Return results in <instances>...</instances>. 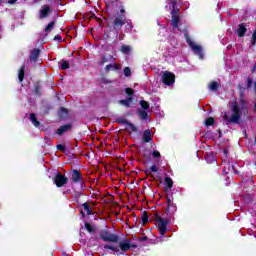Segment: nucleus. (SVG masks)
<instances>
[{
    "label": "nucleus",
    "instance_id": "nucleus-1",
    "mask_svg": "<svg viewBox=\"0 0 256 256\" xmlns=\"http://www.w3.org/2000/svg\"><path fill=\"white\" fill-rule=\"evenodd\" d=\"M238 89L240 91V104H241L242 108L239 107V104L237 102L232 103L231 117H229V115H227V113L224 114V121H226L227 125H238V123L241 122V113H242L241 111H243V113H248V111H249L247 109V102H245V99H243V97L245 96V89H247V88L243 87L241 85H238Z\"/></svg>",
    "mask_w": 256,
    "mask_h": 256
},
{
    "label": "nucleus",
    "instance_id": "nucleus-2",
    "mask_svg": "<svg viewBox=\"0 0 256 256\" xmlns=\"http://www.w3.org/2000/svg\"><path fill=\"white\" fill-rule=\"evenodd\" d=\"M111 25L115 31V35H119V32L121 29H123V25L127 24V16H125V9L121 8L120 9V14H117L110 18Z\"/></svg>",
    "mask_w": 256,
    "mask_h": 256
},
{
    "label": "nucleus",
    "instance_id": "nucleus-3",
    "mask_svg": "<svg viewBox=\"0 0 256 256\" xmlns=\"http://www.w3.org/2000/svg\"><path fill=\"white\" fill-rule=\"evenodd\" d=\"M169 5L170 7H172V10L170 12V15L172 17L171 25L173 29H179V23H181V15H179V8H177V1L170 0Z\"/></svg>",
    "mask_w": 256,
    "mask_h": 256
},
{
    "label": "nucleus",
    "instance_id": "nucleus-4",
    "mask_svg": "<svg viewBox=\"0 0 256 256\" xmlns=\"http://www.w3.org/2000/svg\"><path fill=\"white\" fill-rule=\"evenodd\" d=\"M101 241L108 243H119V235L109 232V230H102L99 233Z\"/></svg>",
    "mask_w": 256,
    "mask_h": 256
},
{
    "label": "nucleus",
    "instance_id": "nucleus-5",
    "mask_svg": "<svg viewBox=\"0 0 256 256\" xmlns=\"http://www.w3.org/2000/svg\"><path fill=\"white\" fill-rule=\"evenodd\" d=\"M155 221H156V223H158L157 229H158L161 237H163L165 235V233H167V226L169 225V220L163 219L161 216H159L158 213H156Z\"/></svg>",
    "mask_w": 256,
    "mask_h": 256
},
{
    "label": "nucleus",
    "instance_id": "nucleus-6",
    "mask_svg": "<svg viewBox=\"0 0 256 256\" xmlns=\"http://www.w3.org/2000/svg\"><path fill=\"white\" fill-rule=\"evenodd\" d=\"M184 37L186 39V42L188 43L189 47H191L192 51L200 56V59H203V48L201 46L196 45L195 42L191 41V37L188 33L184 34Z\"/></svg>",
    "mask_w": 256,
    "mask_h": 256
},
{
    "label": "nucleus",
    "instance_id": "nucleus-7",
    "mask_svg": "<svg viewBox=\"0 0 256 256\" xmlns=\"http://www.w3.org/2000/svg\"><path fill=\"white\" fill-rule=\"evenodd\" d=\"M54 185H56V187L61 188V187H65V185H67V183H69V178H67L65 175L61 174L60 172H58L52 179Z\"/></svg>",
    "mask_w": 256,
    "mask_h": 256
},
{
    "label": "nucleus",
    "instance_id": "nucleus-8",
    "mask_svg": "<svg viewBox=\"0 0 256 256\" xmlns=\"http://www.w3.org/2000/svg\"><path fill=\"white\" fill-rule=\"evenodd\" d=\"M162 83L171 87L175 83V74L173 72L165 71L162 75Z\"/></svg>",
    "mask_w": 256,
    "mask_h": 256
},
{
    "label": "nucleus",
    "instance_id": "nucleus-9",
    "mask_svg": "<svg viewBox=\"0 0 256 256\" xmlns=\"http://www.w3.org/2000/svg\"><path fill=\"white\" fill-rule=\"evenodd\" d=\"M51 13H53V9L48 4H44L39 10L38 17L40 20L47 19V17H49Z\"/></svg>",
    "mask_w": 256,
    "mask_h": 256
},
{
    "label": "nucleus",
    "instance_id": "nucleus-10",
    "mask_svg": "<svg viewBox=\"0 0 256 256\" xmlns=\"http://www.w3.org/2000/svg\"><path fill=\"white\" fill-rule=\"evenodd\" d=\"M71 180L72 183H81L83 185V174L81 170L73 169L71 171Z\"/></svg>",
    "mask_w": 256,
    "mask_h": 256
},
{
    "label": "nucleus",
    "instance_id": "nucleus-11",
    "mask_svg": "<svg viewBox=\"0 0 256 256\" xmlns=\"http://www.w3.org/2000/svg\"><path fill=\"white\" fill-rule=\"evenodd\" d=\"M71 129H73V124L71 123L64 124L56 130V135H60V136L65 135V133H69Z\"/></svg>",
    "mask_w": 256,
    "mask_h": 256
},
{
    "label": "nucleus",
    "instance_id": "nucleus-12",
    "mask_svg": "<svg viewBox=\"0 0 256 256\" xmlns=\"http://www.w3.org/2000/svg\"><path fill=\"white\" fill-rule=\"evenodd\" d=\"M39 55H41V50L39 48H34L31 51L30 58H29L31 63H37V61H39Z\"/></svg>",
    "mask_w": 256,
    "mask_h": 256
},
{
    "label": "nucleus",
    "instance_id": "nucleus-13",
    "mask_svg": "<svg viewBox=\"0 0 256 256\" xmlns=\"http://www.w3.org/2000/svg\"><path fill=\"white\" fill-rule=\"evenodd\" d=\"M142 141L143 143H151V141H153V134H151L150 129H146L143 131Z\"/></svg>",
    "mask_w": 256,
    "mask_h": 256
},
{
    "label": "nucleus",
    "instance_id": "nucleus-14",
    "mask_svg": "<svg viewBox=\"0 0 256 256\" xmlns=\"http://www.w3.org/2000/svg\"><path fill=\"white\" fill-rule=\"evenodd\" d=\"M119 248L121 249V251H123L124 253L129 251L131 249V240L129 239H125L122 242H119Z\"/></svg>",
    "mask_w": 256,
    "mask_h": 256
},
{
    "label": "nucleus",
    "instance_id": "nucleus-15",
    "mask_svg": "<svg viewBox=\"0 0 256 256\" xmlns=\"http://www.w3.org/2000/svg\"><path fill=\"white\" fill-rule=\"evenodd\" d=\"M236 33L239 38L245 37V33H247V27L245 24L241 23L238 25V29L236 30Z\"/></svg>",
    "mask_w": 256,
    "mask_h": 256
},
{
    "label": "nucleus",
    "instance_id": "nucleus-16",
    "mask_svg": "<svg viewBox=\"0 0 256 256\" xmlns=\"http://www.w3.org/2000/svg\"><path fill=\"white\" fill-rule=\"evenodd\" d=\"M164 190L170 191V189H173V179H171V177H165L164 178Z\"/></svg>",
    "mask_w": 256,
    "mask_h": 256
},
{
    "label": "nucleus",
    "instance_id": "nucleus-17",
    "mask_svg": "<svg viewBox=\"0 0 256 256\" xmlns=\"http://www.w3.org/2000/svg\"><path fill=\"white\" fill-rule=\"evenodd\" d=\"M106 73H109V71H121V65L119 64H108L104 68Z\"/></svg>",
    "mask_w": 256,
    "mask_h": 256
},
{
    "label": "nucleus",
    "instance_id": "nucleus-18",
    "mask_svg": "<svg viewBox=\"0 0 256 256\" xmlns=\"http://www.w3.org/2000/svg\"><path fill=\"white\" fill-rule=\"evenodd\" d=\"M119 105H123V107H132L131 103H133V97H128L126 99H122L118 101Z\"/></svg>",
    "mask_w": 256,
    "mask_h": 256
},
{
    "label": "nucleus",
    "instance_id": "nucleus-19",
    "mask_svg": "<svg viewBox=\"0 0 256 256\" xmlns=\"http://www.w3.org/2000/svg\"><path fill=\"white\" fill-rule=\"evenodd\" d=\"M58 116L60 117V119H67V117H69V110L65 107H60L58 111Z\"/></svg>",
    "mask_w": 256,
    "mask_h": 256
},
{
    "label": "nucleus",
    "instance_id": "nucleus-20",
    "mask_svg": "<svg viewBox=\"0 0 256 256\" xmlns=\"http://www.w3.org/2000/svg\"><path fill=\"white\" fill-rule=\"evenodd\" d=\"M24 79H25V65H22L18 71L19 83H23Z\"/></svg>",
    "mask_w": 256,
    "mask_h": 256
},
{
    "label": "nucleus",
    "instance_id": "nucleus-21",
    "mask_svg": "<svg viewBox=\"0 0 256 256\" xmlns=\"http://www.w3.org/2000/svg\"><path fill=\"white\" fill-rule=\"evenodd\" d=\"M30 121L34 125V127H40L41 125V122L37 120V115H35V113L30 114Z\"/></svg>",
    "mask_w": 256,
    "mask_h": 256
},
{
    "label": "nucleus",
    "instance_id": "nucleus-22",
    "mask_svg": "<svg viewBox=\"0 0 256 256\" xmlns=\"http://www.w3.org/2000/svg\"><path fill=\"white\" fill-rule=\"evenodd\" d=\"M166 211L170 215H173V213H175L177 211V204H175V203L170 204V206H167Z\"/></svg>",
    "mask_w": 256,
    "mask_h": 256
},
{
    "label": "nucleus",
    "instance_id": "nucleus-23",
    "mask_svg": "<svg viewBox=\"0 0 256 256\" xmlns=\"http://www.w3.org/2000/svg\"><path fill=\"white\" fill-rule=\"evenodd\" d=\"M84 227L88 233H95L97 231V228H95L93 225H91L89 222H86L84 224Z\"/></svg>",
    "mask_w": 256,
    "mask_h": 256
},
{
    "label": "nucleus",
    "instance_id": "nucleus-24",
    "mask_svg": "<svg viewBox=\"0 0 256 256\" xmlns=\"http://www.w3.org/2000/svg\"><path fill=\"white\" fill-rule=\"evenodd\" d=\"M141 223L142 225H147V223H149V214L147 213V211H144L142 213Z\"/></svg>",
    "mask_w": 256,
    "mask_h": 256
},
{
    "label": "nucleus",
    "instance_id": "nucleus-25",
    "mask_svg": "<svg viewBox=\"0 0 256 256\" xmlns=\"http://www.w3.org/2000/svg\"><path fill=\"white\" fill-rule=\"evenodd\" d=\"M138 114H139L140 118L142 119V121H147L149 119V114H147V111H145V110H139Z\"/></svg>",
    "mask_w": 256,
    "mask_h": 256
},
{
    "label": "nucleus",
    "instance_id": "nucleus-26",
    "mask_svg": "<svg viewBox=\"0 0 256 256\" xmlns=\"http://www.w3.org/2000/svg\"><path fill=\"white\" fill-rule=\"evenodd\" d=\"M120 51H121V53H124L125 55H129L131 53V46L122 45Z\"/></svg>",
    "mask_w": 256,
    "mask_h": 256
},
{
    "label": "nucleus",
    "instance_id": "nucleus-27",
    "mask_svg": "<svg viewBox=\"0 0 256 256\" xmlns=\"http://www.w3.org/2000/svg\"><path fill=\"white\" fill-rule=\"evenodd\" d=\"M242 183L244 184V186H243L244 189L247 188V187H253V185H254L253 178H250L248 180L243 179Z\"/></svg>",
    "mask_w": 256,
    "mask_h": 256
},
{
    "label": "nucleus",
    "instance_id": "nucleus-28",
    "mask_svg": "<svg viewBox=\"0 0 256 256\" xmlns=\"http://www.w3.org/2000/svg\"><path fill=\"white\" fill-rule=\"evenodd\" d=\"M208 88L210 89V91H217V89H219V84L217 83V81H211Z\"/></svg>",
    "mask_w": 256,
    "mask_h": 256
},
{
    "label": "nucleus",
    "instance_id": "nucleus-29",
    "mask_svg": "<svg viewBox=\"0 0 256 256\" xmlns=\"http://www.w3.org/2000/svg\"><path fill=\"white\" fill-rule=\"evenodd\" d=\"M53 29H55V21L48 23V25L45 27L44 31H45V33H50V31H53Z\"/></svg>",
    "mask_w": 256,
    "mask_h": 256
},
{
    "label": "nucleus",
    "instance_id": "nucleus-30",
    "mask_svg": "<svg viewBox=\"0 0 256 256\" xmlns=\"http://www.w3.org/2000/svg\"><path fill=\"white\" fill-rule=\"evenodd\" d=\"M82 207L84 211H86L87 215H93V211L91 210V207H89V203L87 202L83 203Z\"/></svg>",
    "mask_w": 256,
    "mask_h": 256
},
{
    "label": "nucleus",
    "instance_id": "nucleus-31",
    "mask_svg": "<svg viewBox=\"0 0 256 256\" xmlns=\"http://www.w3.org/2000/svg\"><path fill=\"white\" fill-rule=\"evenodd\" d=\"M205 125H206V127H211V126L215 125V118H213V117H208V118L205 120Z\"/></svg>",
    "mask_w": 256,
    "mask_h": 256
},
{
    "label": "nucleus",
    "instance_id": "nucleus-32",
    "mask_svg": "<svg viewBox=\"0 0 256 256\" xmlns=\"http://www.w3.org/2000/svg\"><path fill=\"white\" fill-rule=\"evenodd\" d=\"M229 171H234V173H236L235 166L233 164H228L227 167H224L223 173H229Z\"/></svg>",
    "mask_w": 256,
    "mask_h": 256
},
{
    "label": "nucleus",
    "instance_id": "nucleus-33",
    "mask_svg": "<svg viewBox=\"0 0 256 256\" xmlns=\"http://www.w3.org/2000/svg\"><path fill=\"white\" fill-rule=\"evenodd\" d=\"M128 129L132 131V133H137L138 129L137 126H135L133 123L129 122L126 124Z\"/></svg>",
    "mask_w": 256,
    "mask_h": 256
},
{
    "label": "nucleus",
    "instance_id": "nucleus-34",
    "mask_svg": "<svg viewBox=\"0 0 256 256\" xmlns=\"http://www.w3.org/2000/svg\"><path fill=\"white\" fill-rule=\"evenodd\" d=\"M104 249H109L110 251H114V253H119V248L109 244H105Z\"/></svg>",
    "mask_w": 256,
    "mask_h": 256
},
{
    "label": "nucleus",
    "instance_id": "nucleus-35",
    "mask_svg": "<svg viewBox=\"0 0 256 256\" xmlns=\"http://www.w3.org/2000/svg\"><path fill=\"white\" fill-rule=\"evenodd\" d=\"M140 107H142V109H144V111L149 110V102H147L145 100H141L140 101Z\"/></svg>",
    "mask_w": 256,
    "mask_h": 256
},
{
    "label": "nucleus",
    "instance_id": "nucleus-36",
    "mask_svg": "<svg viewBox=\"0 0 256 256\" xmlns=\"http://www.w3.org/2000/svg\"><path fill=\"white\" fill-rule=\"evenodd\" d=\"M125 29H126V31H132L133 30V22H131V20L126 19Z\"/></svg>",
    "mask_w": 256,
    "mask_h": 256
},
{
    "label": "nucleus",
    "instance_id": "nucleus-37",
    "mask_svg": "<svg viewBox=\"0 0 256 256\" xmlns=\"http://www.w3.org/2000/svg\"><path fill=\"white\" fill-rule=\"evenodd\" d=\"M71 66L69 65V61L67 60H63L62 61V64H61V69L63 71H66V69H69Z\"/></svg>",
    "mask_w": 256,
    "mask_h": 256
},
{
    "label": "nucleus",
    "instance_id": "nucleus-38",
    "mask_svg": "<svg viewBox=\"0 0 256 256\" xmlns=\"http://www.w3.org/2000/svg\"><path fill=\"white\" fill-rule=\"evenodd\" d=\"M125 93L128 97H133V95H135V90H133V88H126Z\"/></svg>",
    "mask_w": 256,
    "mask_h": 256
},
{
    "label": "nucleus",
    "instance_id": "nucleus-39",
    "mask_svg": "<svg viewBox=\"0 0 256 256\" xmlns=\"http://www.w3.org/2000/svg\"><path fill=\"white\" fill-rule=\"evenodd\" d=\"M116 123H120V125H127L129 123V120L125 118H117Z\"/></svg>",
    "mask_w": 256,
    "mask_h": 256
},
{
    "label": "nucleus",
    "instance_id": "nucleus-40",
    "mask_svg": "<svg viewBox=\"0 0 256 256\" xmlns=\"http://www.w3.org/2000/svg\"><path fill=\"white\" fill-rule=\"evenodd\" d=\"M255 45H256V29L252 33V38H251V46L255 47Z\"/></svg>",
    "mask_w": 256,
    "mask_h": 256
},
{
    "label": "nucleus",
    "instance_id": "nucleus-41",
    "mask_svg": "<svg viewBox=\"0 0 256 256\" xmlns=\"http://www.w3.org/2000/svg\"><path fill=\"white\" fill-rule=\"evenodd\" d=\"M166 205L169 207L170 205H173V196H166Z\"/></svg>",
    "mask_w": 256,
    "mask_h": 256
},
{
    "label": "nucleus",
    "instance_id": "nucleus-42",
    "mask_svg": "<svg viewBox=\"0 0 256 256\" xmlns=\"http://www.w3.org/2000/svg\"><path fill=\"white\" fill-rule=\"evenodd\" d=\"M35 95H38V97H41V85L39 84L35 85Z\"/></svg>",
    "mask_w": 256,
    "mask_h": 256
},
{
    "label": "nucleus",
    "instance_id": "nucleus-43",
    "mask_svg": "<svg viewBox=\"0 0 256 256\" xmlns=\"http://www.w3.org/2000/svg\"><path fill=\"white\" fill-rule=\"evenodd\" d=\"M105 63H109V59L107 56H102L101 61L98 63V65H105Z\"/></svg>",
    "mask_w": 256,
    "mask_h": 256
},
{
    "label": "nucleus",
    "instance_id": "nucleus-44",
    "mask_svg": "<svg viewBox=\"0 0 256 256\" xmlns=\"http://www.w3.org/2000/svg\"><path fill=\"white\" fill-rule=\"evenodd\" d=\"M251 87H253V79H251V77H248L246 89H251Z\"/></svg>",
    "mask_w": 256,
    "mask_h": 256
},
{
    "label": "nucleus",
    "instance_id": "nucleus-45",
    "mask_svg": "<svg viewBox=\"0 0 256 256\" xmlns=\"http://www.w3.org/2000/svg\"><path fill=\"white\" fill-rule=\"evenodd\" d=\"M56 148L58 149V151H61V153H65V151H67V149L65 148V145L63 144H58Z\"/></svg>",
    "mask_w": 256,
    "mask_h": 256
},
{
    "label": "nucleus",
    "instance_id": "nucleus-46",
    "mask_svg": "<svg viewBox=\"0 0 256 256\" xmlns=\"http://www.w3.org/2000/svg\"><path fill=\"white\" fill-rule=\"evenodd\" d=\"M124 75H125V77H131V68L125 67L124 68Z\"/></svg>",
    "mask_w": 256,
    "mask_h": 256
},
{
    "label": "nucleus",
    "instance_id": "nucleus-47",
    "mask_svg": "<svg viewBox=\"0 0 256 256\" xmlns=\"http://www.w3.org/2000/svg\"><path fill=\"white\" fill-rule=\"evenodd\" d=\"M152 157H154V159H159L161 157V153L157 150H154L152 152Z\"/></svg>",
    "mask_w": 256,
    "mask_h": 256
},
{
    "label": "nucleus",
    "instance_id": "nucleus-48",
    "mask_svg": "<svg viewBox=\"0 0 256 256\" xmlns=\"http://www.w3.org/2000/svg\"><path fill=\"white\" fill-rule=\"evenodd\" d=\"M114 5H119V1H111L109 4L106 5L107 9L110 7H114Z\"/></svg>",
    "mask_w": 256,
    "mask_h": 256
},
{
    "label": "nucleus",
    "instance_id": "nucleus-49",
    "mask_svg": "<svg viewBox=\"0 0 256 256\" xmlns=\"http://www.w3.org/2000/svg\"><path fill=\"white\" fill-rule=\"evenodd\" d=\"M150 171H151L152 173H157V171H159V167H157L156 165H152V166L150 167Z\"/></svg>",
    "mask_w": 256,
    "mask_h": 256
},
{
    "label": "nucleus",
    "instance_id": "nucleus-50",
    "mask_svg": "<svg viewBox=\"0 0 256 256\" xmlns=\"http://www.w3.org/2000/svg\"><path fill=\"white\" fill-rule=\"evenodd\" d=\"M90 19H96V21H97L98 23H101V19L98 18L95 14H92V15L90 16Z\"/></svg>",
    "mask_w": 256,
    "mask_h": 256
},
{
    "label": "nucleus",
    "instance_id": "nucleus-51",
    "mask_svg": "<svg viewBox=\"0 0 256 256\" xmlns=\"http://www.w3.org/2000/svg\"><path fill=\"white\" fill-rule=\"evenodd\" d=\"M138 241H140V242L149 241V237H147V236L139 237Z\"/></svg>",
    "mask_w": 256,
    "mask_h": 256
},
{
    "label": "nucleus",
    "instance_id": "nucleus-52",
    "mask_svg": "<svg viewBox=\"0 0 256 256\" xmlns=\"http://www.w3.org/2000/svg\"><path fill=\"white\" fill-rule=\"evenodd\" d=\"M54 41H63V37H61V35H56Z\"/></svg>",
    "mask_w": 256,
    "mask_h": 256
},
{
    "label": "nucleus",
    "instance_id": "nucleus-53",
    "mask_svg": "<svg viewBox=\"0 0 256 256\" xmlns=\"http://www.w3.org/2000/svg\"><path fill=\"white\" fill-rule=\"evenodd\" d=\"M81 195H83V192H76L75 198L79 199V197H81Z\"/></svg>",
    "mask_w": 256,
    "mask_h": 256
},
{
    "label": "nucleus",
    "instance_id": "nucleus-54",
    "mask_svg": "<svg viewBox=\"0 0 256 256\" xmlns=\"http://www.w3.org/2000/svg\"><path fill=\"white\" fill-rule=\"evenodd\" d=\"M17 3V0H8L9 5H15Z\"/></svg>",
    "mask_w": 256,
    "mask_h": 256
},
{
    "label": "nucleus",
    "instance_id": "nucleus-55",
    "mask_svg": "<svg viewBox=\"0 0 256 256\" xmlns=\"http://www.w3.org/2000/svg\"><path fill=\"white\" fill-rule=\"evenodd\" d=\"M223 153H224V155H229V149H227V148H225L224 150H223Z\"/></svg>",
    "mask_w": 256,
    "mask_h": 256
},
{
    "label": "nucleus",
    "instance_id": "nucleus-56",
    "mask_svg": "<svg viewBox=\"0 0 256 256\" xmlns=\"http://www.w3.org/2000/svg\"><path fill=\"white\" fill-rule=\"evenodd\" d=\"M137 249V244H130V249Z\"/></svg>",
    "mask_w": 256,
    "mask_h": 256
},
{
    "label": "nucleus",
    "instance_id": "nucleus-57",
    "mask_svg": "<svg viewBox=\"0 0 256 256\" xmlns=\"http://www.w3.org/2000/svg\"><path fill=\"white\" fill-rule=\"evenodd\" d=\"M150 177L152 178V181H155V176L153 174H150Z\"/></svg>",
    "mask_w": 256,
    "mask_h": 256
},
{
    "label": "nucleus",
    "instance_id": "nucleus-58",
    "mask_svg": "<svg viewBox=\"0 0 256 256\" xmlns=\"http://www.w3.org/2000/svg\"><path fill=\"white\" fill-rule=\"evenodd\" d=\"M82 217H85V212H83V210L80 211Z\"/></svg>",
    "mask_w": 256,
    "mask_h": 256
},
{
    "label": "nucleus",
    "instance_id": "nucleus-59",
    "mask_svg": "<svg viewBox=\"0 0 256 256\" xmlns=\"http://www.w3.org/2000/svg\"><path fill=\"white\" fill-rule=\"evenodd\" d=\"M104 37H109V34L107 32H104Z\"/></svg>",
    "mask_w": 256,
    "mask_h": 256
},
{
    "label": "nucleus",
    "instance_id": "nucleus-60",
    "mask_svg": "<svg viewBox=\"0 0 256 256\" xmlns=\"http://www.w3.org/2000/svg\"><path fill=\"white\" fill-rule=\"evenodd\" d=\"M255 69H256V65H255L254 68L252 69V73H255Z\"/></svg>",
    "mask_w": 256,
    "mask_h": 256
},
{
    "label": "nucleus",
    "instance_id": "nucleus-61",
    "mask_svg": "<svg viewBox=\"0 0 256 256\" xmlns=\"http://www.w3.org/2000/svg\"><path fill=\"white\" fill-rule=\"evenodd\" d=\"M158 179L162 180L163 178H161V176H158Z\"/></svg>",
    "mask_w": 256,
    "mask_h": 256
},
{
    "label": "nucleus",
    "instance_id": "nucleus-62",
    "mask_svg": "<svg viewBox=\"0 0 256 256\" xmlns=\"http://www.w3.org/2000/svg\"><path fill=\"white\" fill-rule=\"evenodd\" d=\"M147 175H149V173H147V171L145 172Z\"/></svg>",
    "mask_w": 256,
    "mask_h": 256
}]
</instances>
